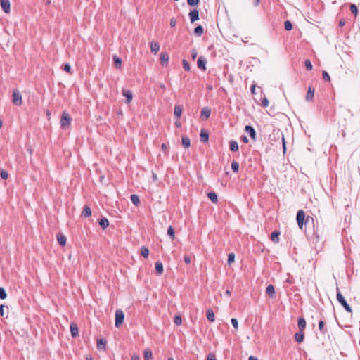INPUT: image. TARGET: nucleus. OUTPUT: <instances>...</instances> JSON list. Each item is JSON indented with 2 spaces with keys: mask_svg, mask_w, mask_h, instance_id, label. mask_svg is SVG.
Masks as SVG:
<instances>
[{
  "mask_svg": "<svg viewBox=\"0 0 360 360\" xmlns=\"http://www.w3.org/2000/svg\"><path fill=\"white\" fill-rule=\"evenodd\" d=\"M296 219L299 229H303L304 225L309 226L305 229V233L307 239L314 245L316 250H321L323 244L322 232L320 231L318 225V221L308 215L305 217L304 210H300L297 212Z\"/></svg>",
  "mask_w": 360,
  "mask_h": 360,
  "instance_id": "obj_1",
  "label": "nucleus"
},
{
  "mask_svg": "<svg viewBox=\"0 0 360 360\" xmlns=\"http://www.w3.org/2000/svg\"><path fill=\"white\" fill-rule=\"evenodd\" d=\"M337 300L342 306L345 310L347 312L351 313L352 311V307L347 303V300L340 291L339 288H337Z\"/></svg>",
  "mask_w": 360,
  "mask_h": 360,
  "instance_id": "obj_2",
  "label": "nucleus"
},
{
  "mask_svg": "<svg viewBox=\"0 0 360 360\" xmlns=\"http://www.w3.org/2000/svg\"><path fill=\"white\" fill-rule=\"evenodd\" d=\"M124 314L121 309H117L115 311V326L119 328L124 322Z\"/></svg>",
  "mask_w": 360,
  "mask_h": 360,
  "instance_id": "obj_3",
  "label": "nucleus"
},
{
  "mask_svg": "<svg viewBox=\"0 0 360 360\" xmlns=\"http://www.w3.org/2000/svg\"><path fill=\"white\" fill-rule=\"evenodd\" d=\"M13 103L18 106L22 104V95L17 89L13 91Z\"/></svg>",
  "mask_w": 360,
  "mask_h": 360,
  "instance_id": "obj_4",
  "label": "nucleus"
},
{
  "mask_svg": "<svg viewBox=\"0 0 360 360\" xmlns=\"http://www.w3.org/2000/svg\"><path fill=\"white\" fill-rule=\"evenodd\" d=\"M244 130L247 134H249L251 139H252L253 141H256L257 134H256L255 129H254V127L252 125H246L245 127Z\"/></svg>",
  "mask_w": 360,
  "mask_h": 360,
  "instance_id": "obj_5",
  "label": "nucleus"
},
{
  "mask_svg": "<svg viewBox=\"0 0 360 360\" xmlns=\"http://www.w3.org/2000/svg\"><path fill=\"white\" fill-rule=\"evenodd\" d=\"M0 4L5 13H9L11 11V4L9 0H0Z\"/></svg>",
  "mask_w": 360,
  "mask_h": 360,
  "instance_id": "obj_6",
  "label": "nucleus"
},
{
  "mask_svg": "<svg viewBox=\"0 0 360 360\" xmlns=\"http://www.w3.org/2000/svg\"><path fill=\"white\" fill-rule=\"evenodd\" d=\"M190 20L192 23L199 20V11L198 9L191 10L188 14Z\"/></svg>",
  "mask_w": 360,
  "mask_h": 360,
  "instance_id": "obj_7",
  "label": "nucleus"
},
{
  "mask_svg": "<svg viewBox=\"0 0 360 360\" xmlns=\"http://www.w3.org/2000/svg\"><path fill=\"white\" fill-rule=\"evenodd\" d=\"M207 59L203 56H200L197 61V65L201 70H206Z\"/></svg>",
  "mask_w": 360,
  "mask_h": 360,
  "instance_id": "obj_8",
  "label": "nucleus"
},
{
  "mask_svg": "<svg viewBox=\"0 0 360 360\" xmlns=\"http://www.w3.org/2000/svg\"><path fill=\"white\" fill-rule=\"evenodd\" d=\"M71 335L72 338H76L79 335V328L75 322H71L70 325Z\"/></svg>",
  "mask_w": 360,
  "mask_h": 360,
  "instance_id": "obj_9",
  "label": "nucleus"
},
{
  "mask_svg": "<svg viewBox=\"0 0 360 360\" xmlns=\"http://www.w3.org/2000/svg\"><path fill=\"white\" fill-rule=\"evenodd\" d=\"M122 91V95L126 98V103H130L133 99V94L131 91L123 89Z\"/></svg>",
  "mask_w": 360,
  "mask_h": 360,
  "instance_id": "obj_10",
  "label": "nucleus"
},
{
  "mask_svg": "<svg viewBox=\"0 0 360 360\" xmlns=\"http://www.w3.org/2000/svg\"><path fill=\"white\" fill-rule=\"evenodd\" d=\"M314 91H315V89L314 87H312L311 86H309L308 87L306 97H305V100L307 102L311 101L313 100L314 96Z\"/></svg>",
  "mask_w": 360,
  "mask_h": 360,
  "instance_id": "obj_11",
  "label": "nucleus"
},
{
  "mask_svg": "<svg viewBox=\"0 0 360 360\" xmlns=\"http://www.w3.org/2000/svg\"><path fill=\"white\" fill-rule=\"evenodd\" d=\"M200 139L202 143H207L209 141V133L205 129H202L200 133Z\"/></svg>",
  "mask_w": 360,
  "mask_h": 360,
  "instance_id": "obj_12",
  "label": "nucleus"
},
{
  "mask_svg": "<svg viewBox=\"0 0 360 360\" xmlns=\"http://www.w3.org/2000/svg\"><path fill=\"white\" fill-rule=\"evenodd\" d=\"M169 56L166 52H162L160 54V63L162 66H167L168 65Z\"/></svg>",
  "mask_w": 360,
  "mask_h": 360,
  "instance_id": "obj_13",
  "label": "nucleus"
},
{
  "mask_svg": "<svg viewBox=\"0 0 360 360\" xmlns=\"http://www.w3.org/2000/svg\"><path fill=\"white\" fill-rule=\"evenodd\" d=\"M297 326L299 330L304 331L306 328V320L304 317L301 316L298 318Z\"/></svg>",
  "mask_w": 360,
  "mask_h": 360,
  "instance_id": "obj_14",
  "label": "nucleus"
},
{
  "mask_svg": "<svg viewBox=\"0 0 360 360\" xmlns=\"http://www.w3.org/2000/svg\"><path fill=\"white\" fill-rule=\"evenodd\" d=\"M56 238H57L58 243L61 246H65V245L67 238H66V236L64 234H63L61 233H58L56 235Z\"/></svg>",
  "mask_w": 360,
  "mask_h": 360,
  "instance_id": "obj_15",
  "label": "nucleus"
},
{
  "mask_svg": "<svg viewBox=\"0 0 360 360\" xmlns=\"http://www.w3.org/2000/svg\"><path fill=\"white\" fill-rule=\"evenodd\" d=\"M304 331L299 330L295 334V340L298 343H301L304 341Z\"/></svg>",
  "mask_w": 360,
  "mask_h": 360,
  "instance_id": "obj_16",
  "label": "nucleus"
},
{
  "mask_svg": "<svg viewBox=\"0 0 360 360\" xmlns=\"http://www.w3.org/2000/svg\"><path fill=\"white\" fill-rule=\"evenodd\" d=\"M266 292L269 297H274L276 295L274 286L272 284L268 285L266 288Z\"/></svg>",
  "mask_w": 360,
  "mask_h": 360,
  "instance_id": "obj_17",
  "label": "nucleus"
},
{
  "mask_svg": "<svg viewBox=\"0 0 360 360\" xmlns=\"http://www.w3.org/2000/svg\"><path fill=\"white\" fill-rule=\"evenodd\" d=\"M155 268L156 273L158 275H161L163 273L164 267H163L162 263L160 261L155 262Z\"/></svg>",
  "mask_w": 360,
  "mask_h": 360,
  "instance_id": "obj_18",
  "label": "nucleus"
},
{
  "mask_svg": "<svg viewBox=\"0 0 360 360\" xmlns=\"http://www.w3.org/2000/svg\"><path fill=\"white\" fill-rule=\"evenodd\" d=\"M98 222L103 229H105L109 226L108 219L104 217L99 219Z\"/></svg>",
  "mask_w": 360,
  "mask_h": 360,
  "instance_id": "obj_19",
  "label": "nucleus"
},
{
  "mask_svg": "<svg viewBox=\"0 0 360 360\" xmlns=\"http://www.w3.org/2000/svg\"><path fill=\"white\" fill-rule=\"evenodd\" d=\"M229 148L232 152H237L239 149V146L236 140H231L229 141Z\"/></svg>",
  "mask_w": 360,
  "mask_h": 360,
  "instance_id": "obj_20",
  "label": "nucleus"
},
{
  "mask_svg": "<svg viewBox=\"0 0 360 360\" xmlns=\"http://www.w3.org/2000/svg\"><path fill=\"white\" fill-rule=\"evenodd\" d=\"M61 127L65 128L68 126V112L66 111H63L60 120Z\"/></svg>",
  "mask_w": 360,
  "mask_h": 360,
  "instance_id": "obj_21",
  "label": "nucleus"
},
{
  "mask_svg": "<svg viewBox=\"0 0 360 360\" xmlns=\"http://www.w3.org/2000/svg\"><path fill=\"white\" fill-rule=\"evenodd\" d=\"M181 144L184 148H188L191 146L190 138L187 136H182Z\"/></svg>",
  "mask_w": 360,
  "mask_h": 360,
  "instance_id": "obj_22",
  "label": "nucleus"
},
{
  "mask_svg": "<svg viewBox=\"0 0 360 360\" xmlns=\"http://www.w3.org/2000/svg\"><path fill=\"white\" fill-rule=\"evenodd\" d=\"M91 215V210L90 208V207L89 205H84V208H83V210H82V216L83 217H89Z\"/></svg>",
  "mask_w": 360,
  "mask_h": 360,
  "instance_id": "obj_23",
  "label": "nucleus"
},
{
  "mask_svg": "<svg viewBox=\"0 0 360 360\" xmlns=\"http://www.w3.org/2000/svg\"><path fill=\"white\" fill-rule=\"evenodd\" d=\"M280 232L275 230L271 233V240L276 243L279 242Z\"/></svg>",
  "mask_w": 360,
  "mask_h": 360,
  "instance_id": "obj_24",
  "label": "nucleus"
},
{
  "mask_svg": "<svg viewBox=\"0 0 360 360\" xmlns=\"http://www.w3.org/2000/svg\"><path fill=\"white\" fill-rule=\"evenodd\" d=\"M183 108L181 105H176L174 108V116L177 118H179L182 114Z\"/></svg>",
  "mask_w": 360,
  "mask_h": 360,
  "instance_id": "obj_25",
  "label": "nucleus"
},
{
  "mask_svg": "<svg viewBox=\"0 0 360 360\" xmlns=\"http://www.w3.org/2000/svg\"><path fill=\"white\" fill-rule=\"evenodd\" d=\"M204 32L203 27L200 25H198L194 28L193 34L197 37H200Z\"/></svg>",
  "mask_w": 360,
  "mask_h": 360,
  "instance_id": "obj_26",
  "label": "nucleus"
},
{
  "mask_svg": "<svg viewBox=\"0 0 360 360\" xmlns=\"http://www.w3.org/2000/svg\"><path fill=\"white\" fill-rule=\"evenodd\" d=\"M151 52L156 54L160 49V44L158 42L153 41L150 43Z\"/></svg>",
  "mask_w": 360,
  "mask_h": 360,
  "instance_id": "obj_27",
  "label": "nucleus"
},
{
  "mask_svg": "<svg viewBox=\"0 0 360 360\" xmlns=\"http://www.w3.org/2000/svg\"><path fill=\"white\" fill-rule=\"evenodd\" d=\"M208 198L214 203H217L218 201L217 195L215 192L211 191L207 193Z\"/></svg>",
  "mask_w": 360,
  "mask_h": 360,
  "instance_id": "obj_28",
  "label": "nucleus"
},
{
  "mask_svg": "<svg viewBox=\"0 0 360 360\" xmlns=\"http://www.w3.org/2000/svg\"><path fill=\"white\" fill-rule=\"evenodd\" d=\"M201 115L207 119L211 115V110L208 107H205L201 110Z\"/></svg>",
  "mask_w": 360,
  "mask_h": 360,
  "instance_id": "obj_29",
  "label": "nucleus"
},
{
  "mask_svg": "<svg viewBox=\"0 0 360 360\" xmlns=\"http://www.w3.org/2000/svg\"><path fill=\"white\" fill-rule=\"evenodd\" d=\"M113 61L115 68H120L122 65V59L116 55L113 56Z\"/></svg>",
  "mask_w": 360,
  "mask_h": 360,
  "instance_id": "obj_30",
  "label": "nucleus"
},
{
  "mask_svg": "<svg viewBox=\"0 0 360 360\" xmlns=\"http://www.w3.org/2000/svg\"><path fill=\"white\" fill-rule=\"evenodd\" d=\"M130 200L131 202L136 206L139 205L140 202L139 197L136 194H131L130 196Z\"/></svg>",
  "mask_w": 360,
  "mask_h": 360,
  "instance_id": "obj_31",
  "label": "nucleus"
},
{
  "mask_svg": "<svg viewBox=\"0 0 360 360\" xmlns=\"http://www.w3.org/2000/svg\"><path fill=\"white\" fill-rule=\"evenodd\" d=\"M167 235L169 236L172 240H174L175 238V231L174 228L172 226H169L167 229Z\"/></svg>",
  "mask_w": 360,
  "mask_h": 360,
  "instance_id": "obj_32",
  "label": "nucleus"
},
{
  "mask_svg": "<svg viewBox=\"0 0 360 360\" xmlns=\"http://www.w3.org/2000/svg\"><path fill=\"white\" fill-rule=\"evenodd\" d=\"M325 322L323 320H320L319 321V330L322 334H326L327 333V330L324 328Z\"/></svg>",
  "mask_w": 360,
  "mask_h": 360,
  "instance_id": "obj_33",
  "label": "nucleus"
},
{
  "mask_svg": "<svg viewBox=\"0 0 360 360\" xmlns=\"http://www.w3.org/2000/svg\"><path fill=\"white\" fill-rule=\"evenodd\" d=\"M141 255L144 258H148L149 255V249L146 246H142L141 248Z\"/></svg>",
  "mask_w": 360,
  "mask_h": 360,
  "instance_id": "obj_34",
  "label": "nucleus"
},
{
  "mask_svg": "<svg viewBox=\"0 0 360 360\" xmlns=\"http://www.w3.org/2000/svg\"><path fill=\"white\" fill-rule=\"evenodd\" d=\"M207 319L210 322L214 321V314L212 309H208L207 311Z\"/></svg>",
  "mask_w": 360,
  "mask_h": 360,
  "instance_id": "obj_35",
  "label": "nucleus"
},
{
  "mask_svg": "<svg viewBox=\"0 0 360 360\" xmlns=\"http://www.w3.org/2000/svg\"><path fill=\"white\" fill-rule=\"evenodd\" d=\"M144 360H150L153 356V353L149 349H145L143 352Z\"/></svg>",
  "mask_w": 360,
  "mask_h": 360,
  "instance_id": "obj_36",
  "label": "nucleus"
},
{
  "mask_svg": "<svg viewBox=\"0 0 360 360\" xmlns=\"http://www.w3.org/2000/svg\"><path fill=\"white\" fill-rule=\"evenodd\" d=\"M231 169L234 173L238 172L239 163L235 160L231 162Z\"/></svg>",
  "mask_w": 360,
  "mask_h": 360,
  "instance_id": "obj_37",
  "label": "nucleus"
},
{
  "mask_svg": "<svg viewBox=\"0 0 360 360\" xmlns=\"http://www.w3.org/2000/svg\"><path fill=\"white\" fill-rule=\"evenodd\" d=\"M284 27L285 30L290 31L292 30L293 25L290 20H286L284 22Z\"/></svg>",
  "mask_w": 360,
  "mask_h": 360,
  "instance_id": "obj_38",
  "label": "nucleus"
},
{
  "mask_svg": "<svg viewBox=\"0 0 360 360\" xmlns=\"http://www.w3.org/2000/svg\"><path fill=\"white\" fill-rule=\"evenodd\" d=\"M106 343H107V342H106V340L105 339H103V338L98 339L97 340V347L98 349H100L101 347L103 346V348H104L105 347V345H106Z\"/></svg>",
  "mask_w": 360,
  "mask_h": 360,
  "instance_id": "obj_39",
  "label": "nucleus"
},
{
  "mask_svg": "<svg viewBox=\"0 0 360 360\" xmlns=\"http://www.w3.org/2000/svg\"><path fill=\"white\" fill-rule=\"evenodd\" d=\"M235 261V254L233 252H231L228 255L227 262L229 264H232Z\"/></svg>",
  "mask_w": 360,
  "mask_h": 360,
  "instance_id": "obj_40",
  "label": "nucleus"
},
{
  "mask_svg": "<svg viewBox=\"0 0 360 360\" xmlns=\"http://www.w3.org/2000/svg\"><path fill=\"white\" fill-rule=\"evenodd\" d=\"M182 64H183V68L186 71L188 72L191 70L190 64L186 59L183 60Z\"/></svg>",
  "mask_w": 360,
  "mask_h": 360,
  "instance_id": "obj_41",
  "label": "nucleus"
},
{
  "mask_svg": "<svg viewBox=\"0 0 360 360\" xmlns=\"http://www.w3.org/2000/svg\"><path fill=\"white\" fill-rule=\"evenodd\" d=\"M7 297L6 290L3 287H0V299L4 300Z\"/></svg>",
  "mask_w": 360,
  "mask_h": 360,
  "instance_id": "obj_42",
  "label": "nucleus"
},
{
  "mask_svg": "<svg viewBox=\"0 0 360 360\" xmlns=\"http://www.w3.org/2000/svg\"><path fill=\"white\" fill-rule=\"evenodd\" d=\"M174 322L176 325L180 326L182 323V319H181V316L176 315L174 317Z\"/></svg>",
  "mask_w": 360,
  "mask_h": 360,
  "instance_id": "obj_43",
  "label": "nucleus"
},
{
  "mask_svg": "<svg viewBox=\"0 0 360 360\" xmlns=\"http://www.w3.org/2000/svg\"><path fill=\"white\" fill-rule=\"evenodd\" d=\"M5 310L8 311V307L7 306H5L4 304L0 305V316H4L5 314Z\"/></svg>",
  "mask_w": 360,
  "mask_h": 360,
  "instance_id": "obj_44",
  "label": "nucleus"
},
{
  "mask_svg": "<svg viewBox=\"0 0 360 360\" xmlns=\"http://www.w3.org/2000/svg\"><path fill=\"white\" fill-rule=\"evenodd\" d=\"M350 11L355 15H356L358 13V8L354 4H352L350 5Z\"/></svg>",
  "mask_w": 360,
  "mask_h": 360,
  "instance_id": "obj_45",
  "label": "nucleus"
},
{
  "mask_svg": "<svg viewBox=\"0 0 360 360\" xmlns=\"http://www.w3.org/2000/svg\"><path fill=\"white\" fill-rule=\"evenodd\" d=\"M0 176L2 179H7L8 176V172L4 169H1L0 171Z\"/></svg>",
  "mask_w": 360,
  "mask_h": 360,
  "instance_id": "obj_46",
  "label": "nucleus"
},
{
  "mask_svg": "<svg viewBox=\"0 0 360 360\" xmlns=\"http://www.w3.org/2000/svg\"><path fill=\"white\" fill-rule=\"evenodd\" d=\"M200 3V0H187V4L190 6H198Z\"/></svg>",
  "mask_w": 360,
  "mask_h": 360,
  "instance_id": "obj_47",
  "label": "nucleus"
},
{
  "mask_svg": "<svg viewBox=\"0 0 360 360\" xmlns=\"http://www.w3.org/2000/svg\"><path fill=\"white\" fill-rule=\"evenodd\" d=\"M231 324L232 326H233V328L236 329V330H238V321L237 320V319L236 318H232L231 319Z\"/></svg>",
  "mask_w": 360,
  "mask_h": 360,
  "instance_id": "obj_48",
  "label": "nucleus"
},
{
  "mask_svg": "<svg viewBox=\"0 0 360 360\" xmlns=\"http://www.w3.org/2000/svg\"><path fill=\"white\" fill-rule=\"evenodd\" d=\"M304 65L306 66V68L308 70H312L313 65H312L311 61L309 59L305 60Z\"/></svg>",
  "mask_w": 360,
  "mask_h": 360,
  "instance_id": "obj_49",
  "label": "nucleus"
},
{
  "mask_svg": "<svg viewBox=\"0 0 360 360\" xmlns=\"http://www.w3.org/2000/svg\"><path fill=\"white\" fill-rule=\"evenodd\" d=\"M322 77L326 81H330V75H329V74L326 70L323 71V72H322Z\"/></svg>",
  "mask_w": 360,
  "mask_h": 360,
  "instance_id": "obj_50",
  "label": "nucleus"
},
{
  "mask_svg": "<svg viewBox=\"0 0 360 360\" xmlns=\"http://www.w3.org/2000/svg\"><path fill=\"white\" fill-rule=\"evenodd\" d=\"M161 149L163 151V153H165V155L166 156L168 155V149H167V144L166 143H162L161 145Z\"/></svg>",
  "mask_w": 360,
  "mask_h": 360,
  "instance_id": "obj_51",
  "label": "nucleus"
},
{
  "mask_svg": "<svg viewBox=\"0 0 360 360\" xmlns=\"http://www.w3.org/2000/svg\"><path fill=\"white\" fill-rule=\"evenodd\" d=\"M261 105L262 107H267L269 105V100L266 97L262 99Z\"/></svg>",
  "mask_w": 360,
  "mask_h": 360,
  "instance_id": "obj_52",
  "label": "nucleus"
},
{
  "mask_svg": "<svg viewBox=\"0 0 360 360\" xmlns=\"http://www.w3.org/2000/svg\"><path fill=\"white\" fill-rule=\"evenodd\" d=\"M198 56V51L195 49H191V58L193 60H195Z\"/></svg>",
  "mask_w": 360,
  "mask_h": 360,
  "instance_id": "obj_53",
  "label": "nucleus"
},
{
  "mask_svg": "<svg viewBox=\"0 0 360 360\" xmlns=\"http://www.w3.org/2000/svg\"><path fill=\"white\" fill-rule=\"evenodd\" d=\"M207 360H217V359L213 353H209L207 356Z\"/></svg>",
  "mask_w": 360,
  "mask_h": 360,
  "instance_id": "obj_54",
  "label": "nucleus"
},
{
  "mask_svg": "<svg viewBox=\"0 0 360 360\" xmlns=\"http://www.w3.org/2000/svg\"><path fill=\"white\" fill-rule=\"evenodd\" d=\"M282 143H283V153H285V151H286V142L285 141V138H284V136L283 134H282Z\"/></svg>",
  "mask_w": 360,
  "mask_h": 360,
  "instance_id": "obj_55",
  "label": "nucleus"
},
{
  "mask_svg": "<svg viewBox=\"0 0 360 360\" xmlns=\"http://www.w3.org/2000/svg\"><path fill=\"white\" fill-rule=\"evenodd\" d=\"M169 24H170V26L172 27H174L176 26V20L174 18H172L171 20H170V22H169Z\"/></svg>",
  "mask_w": 360,
  "mask_h": 360,
  "instance_id": "obj_56",
  "label": "nucleus"
},
{
  "mask_svg": "<svg viewBox=\"0 0 360 360\" xmlns=\"http://www.w3.org/2000/svg\"><path fill=\"white\" fill-rule=\"evenodd\" d=\"M184 260L186 264H188L191 263V257L188 255H184Z\"/></svg>",
  "mask_w": 360,
  "mask_h": 360,
  "instance_id": "obj_57",
  "label": "nucleus"
},
{
  "mask_svg": "<svg viewBox=\"0 0 360 360\" xmlns=\"http://www.w3.org/2000/svg\"><path fill=\"white\" fill-rule=\"evenodd\" d=\"M240 140L242 142H243L244 143H248V141H249V139L248 138L245 136V135H243L241 137H240Z\"/></svg>",
  "mask_w": 360,
  "mask_h": 360,
  "instance_id": "obj_58",
  "label": "nucleus"
},
{
  "mask_svg": "<svg viewBox=\"0 0 360 360\" xmlns=\"http://www.w3.org/2000/svg\"><path fill=\"white\" fill-rule=\"evenodd\" d=\"M152 179L154 182L158 180V175L155 172H152Z\"/></svg>",
  "mask_w": 360,
  "mask_h": 360,
  "instance_id": "obj_59",
  "label": "nucleus"
},
{
  "mask_svg": "<svg viewBox=\"0 0 360 360\" xmlns=\"http://www.w3.org/2000/svg\"><path fill=\"white\" fill-rule=\"evenodd\" d=\"M255 89H256V85L255 84H252L251 86H250V91H251V93L252 94H255Z\"/></svg>",
  "mask_w": 360,
  "mask_h": 360,
  "instance_id": "obj_60",
  "label": "nucleus"
},
{
  "mask_svg": "<svg viewBox=\"0 0 360 360\" xmlns=\"http://www.w3.org/2000/svg\"><path fill=\"white\" fill-rule=\"evenodd\" d=\"M131 360H139V356L138 354H134L131 356Z\"/></svg>",
  "mask_w": 360,
  "mask_h": 360,
  "instance_id": "obj_61",
  "label": "nucleus"
},
{
  "mask_svg": "<svg viewBox=\"0 0 360 360\" xmlns=\"http://www.w3.org/2000/svg\"><path fill=\"white\" fill-rule=\"evenodd\" d=\"M345 25V21L344 19H341L339 22H338V25L340 27H343L344 25Z\"/></svg>",
  "mask_w": 360,
  "mask_h": 360,
  "instance_id": "obj_62",
  "label": "nucleus"
},
{
  "mask_svg": "<svg viewBox=\"0 0 360 360\" xmlns=\"http://www.w3.org/2000/svg\"><path fill=\"white\" fill-rule=\"evenodd\" d=\"M63 69L65 72H68V63H63Z\"/></svg>",
  "mask_w": 360,
  "mask_h": 360,
  "instance_id": "obj_63",
  "label": "nucleus"
},
{
  "mask_svg": "<svg viewBox=\"0 0 360 360\" xmlns=\"http://www.w3.org/2000/svg\"><path fill=\"white\" fill-rule=\"evenodd\" d=\"M248 360H258V359H257V357H256V356H250L248 358Z\"/></svg>",
  "mask_w": 360,
  "mask_h": 360,
  "instance_id": "obj_64",
  "label": "nucleus"
}]
</instances>
